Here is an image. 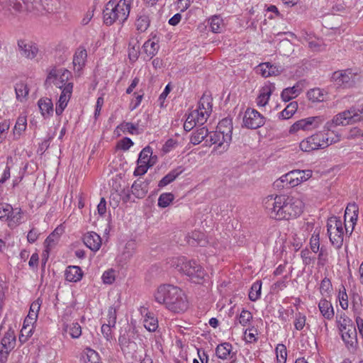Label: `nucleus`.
I'll list each match as a JSON object with an SVG mask.
<instances>
[{
    "mask_svg": "<svg viewBox=\"0 0 363 363\" xmlns=\"http://www.w3.org/2000/svg\"><path fill=\"white\" fill-rule=\"evenodd\" d=\"M264 207L272 218L289 220L302 213L303 203L300 199L291 195H271L265 199Z\"/></svg>",
    "mask_w": 363,
    "mask_h": 363,
    "instance_id": "f257e3e1",
    "label": "nucleus"
},
{
    "mask_svg": "<svg viewBox=\"0 0 363 363\" xmlns=\"http://www.w3.org/2000/svg\"><path fill=\"white\" fill-rule=\"evenodd\" d=\"M155 301L164 304L166 308L174 313L185 311L188 302L184 291L171 284L160 285L155 293Z\"/></svg>",
    "mask_w": 363,
    "mask_h": 363,
    "instance_id": "f03ea898",
    "label": "nucleus"
},
{
    "mask_svg": "<svg viewBox=\"0 0 363 363\" xmlns=\"http://www.w3.org/2000/svg\"><path fill=\"white\" fill-rule=\"evenodd\" d=\"M171 267L185 274L195 284H201L207 276L203 267L196 260L188 259L186 257H172L168 262Z\"/></svg>",
    "mask_w": 363,
    "mask_h": 363,
    "instance_id": "7ed1b4c3",
    "label": "nucleus"
},
{
    "mask_svg": "<svg viewBox=\"0 0 363 363\" xmlns=\"http://www.w3.org/2000/svg\"><path fill=\"white\" fill-rule=\"evenodd\" d=\"M332 128L330 130L324 125L323 131L318 132L303 140L299 147L303 152H311L318 149H324L329 145L340 140V135L335 133Z\"/></svg>",
    "mask_w": 363,
    "mask_h": 363,
    "instance_id": "20e7f679",
    "label": "nucleus"
},
{
    "mask_svg": "<svg viewBox=\"0 0 363 363\" xmlns=\"http://www.w3.org/2000/svg\"><path fill=\"white\" fill-rule=\"evenodd\" d=\"M130 11V0H110L103 11L104 22L107 26L117 21L122 24L128 19Z\"/></svg>",
    "mask_w": 363,
    "mask_h": 363,
    "instance_id": "39448f33",
    "label": "nucleus"
},
{
    "mask_svg": "<svg viewBox=\"0 0 363 363\" xmlns=\"http://www.w3.org/2000/svg\"><path fill=\"white\" fill-rule=\"evenodd\" d=\"M363 120V105L352 107L335 115L331 121L325 123V128L330 130L337 125H347Z\"/></svg>",
    "mask_w": 363,
    "mask_h": 363,
    "instance_id": "423d86ee",
    "label": "nucleus"
},
{
    "mask_svg": "<svg viewBox=\"0 0 363 363\" xmlns=\"http://www.w3.org/2000/svg\"><path fill=\"white\" fill-rule=\"evenodd\" d=\"M72 76V73L67 69L52 67L48 74L45 85L50 86L52 84L62 91L70 83L68 81Z\"/></svg>",
    "mask_w": 363,
    "mask_h": 363,
    "instance_id": "0eeeda50",
    "label": "nucleus"
},
{
    "mask_svg": "<svg viewBox=\"0 0 363 363\" xmlns=\"http://www.w3.org/2000/svg\"><path fill=\"white\" fill-rule=\"evenodd\" d=\"M325 118L323 116H312L303 119H301L294 123L289 129L290 133H295L300 130H311L318 128L323 122Z\"/></svg>",
    "mask_w": 363,
    "mask_h": 363,
    "instance_id": "6e6552de",
    "label": "nucleus"
},
{
    "mask_svg": "<svg viewBox=\"0 0 363 363\" xmlns=\"http://www.w3.org/2000/svg\"><path fill=\"white\" fill-rule=\"evenodd\" d=\"M210 145H216L214 151L219 150L220 153H223L228 150L232 140V137L227 136L220 131L210 132L209 135Z\"/></svg>",
    "mask_w": 363,
    "mask_h": 363,
    "instance_id": "1a4fd4ad",
    "label": "nucleus"
},
{
    "mask_svg": "<svg viewBox=\"0 0 363 363\" xmlns=\"http://www.w3.org/2000/svg\"><path fill=\"white\" fill-rule=\"evenodd\" d=\"M243 123L247 128L257 129L264 124V118L257 111L247 108L245 112Z\"/></svg>",
    "mask_w": 363,
    "mask_h": 363,
    "instance_id": "9d476101",
    "label": "nucleus"
},
{
    "mask_svg": "<svg viewBox=\"0 0 363 363\" xmlns=\"http://www.w3.org/2000/svg\"><path fill=\"white\" fill-rule=\"evenodd\" d=\"M18 49L21 56L29 59H34L38 52V48L35 43L27 40H18Z\"/></svg>",
    "mask_w": 363,
    "mask_h": 363,
    "instance_id": "9b49d317",
    "label": "nucleus"
},
{
    "mask_svg": "<svg viewBox=\"0 0 363 363\" xmlns=\"http://www.w3.org/2000/svg\"><path fill=\"white\" fill-rule=\"evenodd\" d=\"M257 71L264 77L272 76H278L285 71L284 66L279 64H272L271 62H264L259 64L257 67Z\"/></svg>",
    "mask_w": 363,
    "mask_h": 363,
    "instance_id": "f8f14e48",
    "label": "nucleus"
},
{
    "mask_svg": "<svg viewBox=\"0 0 363 363\" xmlns=\"http://www.w3.org/2000/svg\"><path fill=\"white\" fill-rule=\"evenodd\" d=\"M332 78L337 86L342 88L350 87L354 82V76L348 70L335 72Z\"/></svg>",
    "mask_w": 363,
    "mask_h": 363,
    "instance_id": "ddd939ff",
    "label": "nucleus"
},
{
    "mask_svg": "<svg viewBox=\"0 0 363 363\" xmlns=\"http://www.w3.org/2000/svg\"><path fill=\"white\" fill-rule=\"evenodd\" d=\"M118 344L125 355L133 356L138 348L136 342L130 339L126 332L123 334L121 333L118 337Z\"/></svg>",
    "mask_w": 363,
    "mask_h": 363,
    "instance_id": "4468645a",
    "label": "nucleus"
},
{
    "mask_svg": "<svg viewBox=\"0 0 363 363\" xmlns=\"http://www.w3.org/2000/svg\"><path fill=\"white\" fill-rule=\"evenodd\" d=\"M73 90V83L67 84L65 89L61 91V94L56 104L55 113L57 116H60L64 111L65 108L67 106V103L69 101Z\"/></svg>",
    "mask_w": 363,
    "mask_h": 363,
    "instance_id": "2eb2a0df",
    "label": "nucleus"
},
{
    "mask_svg": "<svg viewBox=\"0 0 363 363\" xmlns=\"http://www.w3.org/2000/svg\"><path fill=\"white\" fill-rule=\"evenodd\" d=\"M341 337L349 351L352 352L356 351L358 347V341L355 326L350 327L349 330H347V332L341 335Z\"/></svg>",
    "mask_w": 363,
    "mask_h": 363,
    "instance_id": "dca6fc26",
    "label": "nucleus"
},
{
    "mask_svg": "<svg viewBox=\"0 0 363 363\" xmlns=\"http://www.w3.org/2000/svg\"><path fill=\"white\" fill-rule=\"evenodd\" d=\"M186 242L189 245L205 247L208 240L205 233L200 230H194L186 235Z\"/></svg>",
    "mask_w": 363,
    "mask_h": 363,
    "instance_id": "f3484780",
    "label": "nucleus"
},
{
    "mask_svg": "<svg viewBox=\"0 0 363 363\" xmlns=\"http://www.w3.org/2000/svg\"><path fill=\"white\" fill-rule=\"evenodd\" d=\"M312 177V171L310 169L306 170H293L289 172V180L291 182V186L293 187L298 186L303 182L307 181Z\"/></svg>",
    "mask_w": 363,
    "mask_h": 363,
    "instance_id": "a211bd4d",
    "label": "nucleus"
},
{
    "mask_svg": "<svg viewBox=\"0 0 363 363\" xmlns=\"http://www.w3.org/2000/svg\"><path fill=\"white\" fill-rule=\"evenodd\" d=\"M86 50L84 47L78 48L73 56L72 63L74 66V70L75 72L79 73V76L80 75V72L83 69L86 65Z\"/></svg>",
    "mask_w": 363,
    "mask_h": 363,
    "instance_id": "6ab92c4d",
    "label": "nucleus"
},
{
    "mask_svg": "<svg viewBox=\"0 0 363 363\" xmlns=\"http://www.w3.org/2000/svg\"><path fill=\"white\" fill-rule=\"evenodd\" d=\"M359 208L354 203H349L346 207L344 216V227L349 224L351 227H354L357 224L358 218Z\"/></svg>",
    "mask_w": 363,
    "mask_h": 363,
    "instance_id": "aec40b11",
    "label": "nucleus"
},
{
    "mask_svg": "<svg viewBox=\"0 0 363 363\" xmlns=\"http://www.w3.org/2000/svg\"><path fill=\"white\" fill-rule=\"evenodd\" d=\"M19 211L14 215V211L13 207L9 203H0V219L9 221H13L16 223L21 218L18 215Z\"/></svg>",
    "mask_w": 363,
    "mask_h": 363,
    "instance_id": "412c9836",
    "label": "nucleus"
},
{
    "mask_svg": "<svg viewBox=\"0 0 363 363\" xmlns=\"http://www.w3.org/2000/svg\"><path fill=\"white\" fill-rule=\"evenodd\" d=\"M21 4L23 7V11H26L33 15L42 14L45 10L41 0H21Z\"/></svg>",
    "mask_w": 363,
    "mask_h": 363,
    "instance_id": "4be33fe9",
    "label": "nucleus"
},
{
    "mask_svg": "<svg viewBox=\"0 0 363 363\" xmlns=\"http://www.w3.org/2000/svg\"><path fill=\"white\" fill-rule=\"evenodd\" d=\"M330 240L337 249H340L343 244L344 228H327Z\"/></svg>",
    "mask_w": 363,
    "mask_h": 363,
    "instance_id": "5701e85b",
    "label": "nucleus"
},
{
    "mask_svg": "<svg viewBox=\"0 0 363 363\" xmlns=\"http://www.w3.org/2000/svg\"><path fill=\"white\" fill-rule=\"evenodd\" d=\"M84 245L92 251H97L101 245V237L94 232H89L83 237Z\"/></svg>",
    "mask_w": 363,
    "mask_h": 363,
    "instance_id": "b1692460",
    "label": "nucleus"
},
{
    "mask_svg": "<svg viewBox=\"0 0 363 363\" xmlns=\"http://www.w3.org/2000/svg\"><path fill=\"white\" fill-rule=\"evenodd\" d=\"M0 6L12 14L23 12V10L21 0H0Z\"/></svg>",
    "mask_w": 363,
    "mask_h": 363,
    "instance_id": "393cba45",
    "label": "nucleus"
},
{
    "mask_svg": "<svg viewBox=\"0 0 363 363\" xmlns=\"http://www.w3.org/2000/svg\"><path fill=\"white\" fill-rule=\"evenodd\" d=\"M274 89V86L272 84L265 85L261 89L259 94L257 98V104L258 106H265L267 104L269 97Z\"/></svg>",
    "mask_w": 363,
    "mask_h": 363,
    "instance_id": "a878e982",
    "label": "nucleus"
},
{
    "mask_svg": "<svg viewBox=\"0 0 363 363\" xmlns=\"http://www.w3.org/2000/svg\"><path fill=\"white\" fill-rule=\"evenodd\" d=\"M184 169L179 166L171 170L158 183V187L162 188L173 182L183 172Z\"/></svg>",
    "mask_w": 363,
    "mask_h": 363,
    "instance_id": "bb28decb",
    "label": "nucleus"
},
{
    "mask_svg": "<svg viewBox=\"0 0 363 363\" xmlns=\"http://www.w3.org/2000/svg\"><path fill=\"white\" fill-rule=\"evenodd\" d=\"M136 243L135 240L128 241L124 247L123 251L118 257L119 262L126 263L133 257L135 252Z\"/></svg>",
    "mask_w": 363,
    "mask_h": 363,
    "instance_id": "cd10ccee",
    "label": "nucleus"
},
{
    "mask_svg": "<svg viewBox=\"0 0 363 363\" xmlns=\"http://www.w3.org/2000/svg\"><path fill=\"white\" fill-rule=\"evenodd\" d=\"M150 24V15L147 11H142L135 21V26L138 31L143 33L147 30Z\"/></svg>",
    "mask_w": 363,
    "mask_h": 363,
    "instance_id": "c85d7f7f",
    "label": "nucleus"
},
{
    "mask_svg": "<svg viewBox=\"0 0 363 363\" xmlns=\"http://www.w3.org/2000/svg\"><path fill=\"white\" fill-rule=\"evenodd\" d=\"M82 271L79 267L69 266L65 273V279L70 282H77L82 278Z\"/></svg>",
    "mask_w": 363,
    "mask_h": 363,
    "instance_id": "c756f323",
    "label": "nucleus"
},
{
    "mask_svg": "<svg viewBox=\"0 0 363 363\" xmlns=\"http://www.w3.org/2000/svg\"><path fill=\"white\" fill-rule=\"evenodd\" d=\"M2 350L11 352L16 345V336L14 331L9 329L1 339Z\"/></svg>",
    "mask_w": 363,
    "mask_h": 363,
    "instance_id": "7c9ffc66",
    "label": "nucleus"
},
{
    "mask_svg": "<svg viewBox=\"0 0 363 363\" xmlns=\"http://www.w3.org/2000/svg\"><path fill=\"white\" fill-rule=\"evenodd\" d=\"M318 308L322 315L327 320L334 317V309L332 303L325 298L321 299L318 303Z\"/></svg>",
    "mask_w": 363,
    "mask_h": 363,
    "instance_id": "2f4dec72",
    "label": "nucleus"
},
{
    "mask_svg": "<svg viewBox=\"0 0 363 363\" xmlns=\"http://www.w3.org/2000/svg\"><path fill=\"white\" fill-rule=\"evenodd\" d=\"M159 48L160 45L158 44V40L155 41L152 39H149L146 40L143 45V52L150 59H152L157 55Z\"/></svg>",
    "mask_w": 363,
    "mask_h": 363,
    "instance_id": "473e14b6",
    "label": "nucleus"
},
{
    "mask_svg": "<svg viewBox=\"0 0 363 363\" xmlns=\"http://www.w3.org/2000/svg\"><path fill=\"white\" fill-rule=\"evenodd\" d=\"M41 114L44 118H48L52 115L53 104L52 100L48 98L40 99L38 102Z\"/></svg>",
    "mask_w": 363,
    "mask_h": 363,
    "instance_id": "72a5a7b5",
    "label": "nucleus"
},
{
    "mask_svg": "<svg viewBox=\"0 0 363 363\" xmlns=\"http://www.w3.org/2000/svg\"><path fill=\"white\" fill-rule=\"evenodd\" d=\"M301 89H299V85H296L284 89L281 94V97L284 101H289L294 98H296L301 94Z\"/></svg>",
    "mask_w": 363,
    "mask_h": 363,
    "instance_id": "f704fd0d",
    "label": "nucleus"
},
{
    "mask_svg": "<svg viewBox=\"0 0 363 363\" xmlns=\"http://www.w3.org/2000/svg\"><path fill=\"white\" fill-rule=\"evenodd\" d=\"M147 185L145 184L144 182L140 180L135 181L132 186L131 191L135 197L142 199L145 196L147 193Z\"/></svg>",
    "mask_w": 363,
    "mask_h": 363,
    "instance_id": "c9c22d12",
    "label": "nucleus"
},
{
    "mask_svg": "<svg viewBox=\"0 0 363 363\" xmlns=\"http://www.w3.org/2000/svg\"><path fill=\"white\" fill-rule=\"evenodd\" d=\"M64 228H55L53 232L49 235L45 241V248H52L59 241L60 235L63 233Z\"/></svg>",
    "mask_w": 363,
    "mask_h": 363,
    "instance_id": "e433bc0d",
    "label": "nucleus"
},
{
    "mask_svg": "<svg viewBox=\"0 0 363 363\" xmlns=\"http://www.w3.org/2000/svg\"><path fill=\"white\" fill-rule=\"evenodd\" d=\"M233 346L229 342H224L217 346L216 349V356L222 359H227L230 357Z\"/></svg>",
    "mask_w": 363,
    "mask_h": 363,
    "instance_id": "4c0bfd02",
    "label": "nucleus"
},
{
    "mask_svg": "<svg viewBox=\"0 0 363 363\" xmlns=\"http://www.w3.org/2000/svg\"><path fill=\"white\" fill-rule=\"evenodd\" d=\"M27 127V118L25 116H20L15 124L13 133L15 139H18Z\"/></svg>",
    "mask_w": 363,
    "mask_h": 363,
    "instance_id": "58836bf2",
    "label": "nucleus"
},
{
    "mask_svg": "<svg viewBox=\"0 0 363 363\" xmlns=\"http://www.w3.org/2000/svg\"><path fill=\"white\" fill-rule=\"evenodd\" d=\"M209 135L208 129L205 127L198 128L192 133L190 141L193 145H199Z\"/></svg>",
    "mask_w": 363,
    "mask_h": 363,
    "instance_id": "ea45409f",
    "label": "nucleus"
},
{
    "mask_svg": "<svg viewBox=\"0 0 363 363\" xmlns=\"http://www.w3.org/2000/svg\"><path fill=\"white\" fill-rule=\"evenodd\" d=\"M211 30L215 33H221L224 28L223 19L217 15L213 16L208 19Z\"/></svg>",
    "mask_w": 363,
    "mask_h": 363,
    "instance_id": "a19ab883",
    "label": "nucleus"
},
{
    "mask_svg": "<svg viewBox=\"0 0 363 363\" xmlns=\"http://www.w3.org/2000/svg\"><path fill=\"white\" fill-rule=\"evenodd\" d=\"M218 131H220V133L223 132L227 136L232 137L233 132V122L232 119L228 118H225L222 119L218 124L217 130Z\"/></svg>",
    "mask_w": 363,
    "mask_h": 363,
    "instance_id": "79ce46f5",
    "label": "nucleus"
},
{
    "mask_svg": "<svg viewBox=\"0 0 363 363\" xmlns=\"http://www.w3.org/2000/svg\"><path fill=\"white\" fill-rule=\"evenodd\" d=\"M144 327L150 332H155L158 328V320L152 313H147L143 320Z\"/></svg>",
    "mask_w": 363,
    "mask_h": 363,
    "instance_id": "37998d69",
    "label": "nucleus"
},
{
    "mask_svg": "<svg viewBox=\"0 0 363 363\" xmlns=\"http://www.w3.org/2000/svg\"><path fill=\"white\" fill-rule=\"evenodd\" d=\"M140 55L139 41L136 39H132L129 43L128 57L130 61L135 62Z\"/></svg>",
    "mask_w": 363,
    "mask_h": 363,
    "instance_id": "c03bdc74",
    "label": "nucleus"
},
{
    "mask_svg": "<svg viewBox=\"0 0 363 363\" xmlns=\"http://www.w3.org/2000/svg\"><path fill=\"white\" fill-rule=\"evenodd\" d=\"M15 92L16 95V99L21 101L23 99H26L29 92V89L26 84L24 82H20L16 83L15 85Z\"/></svg>",
    "mask_w": 363,
    "mask_h": 363,
    "instance_id": "a18cd8bd",
    "label": "nucleus"
},
{
    "mask_svg": "<svg viewBox=\"0 0 363 363\" xmlns=\"http://www.w3.org/2000/svg\"><path fill=\"white\" fill-rule=\"evenodd\" d=\"M64 330L69 333L72 338H78L82 335V328L78 323H72L70 325H66Z\"/></svg>",
    "mask_w": 363,
    "mask_h": 363,
    "instance_id": "49530a36",
    "label": "nucleus"
},
{
    "mask_svg": "<svg viewBox=\"0 0 363 363\" xmlns=\"http://www.w3.org/2000/svg\"><path fill=\"white\" fill-rule=\"evenodd\" d=\"M209 116L206 111H201L196 109L190 113V119L195 118L198 125H203Z\"/></svg>",
    "mask_w": 363,
    "mask_h": 363,
    "instance_id": "de8ad7c7",
    "label": "nucleus"
},
{
    "mask_svg": "<svg viewBox=\"0 0 363 363\" xmlns=\"http://www.w3.org/2000/svg\"><path fill=\"white\" fill-rule=\"evenodd\" d=\"M287 176H289V172L281 176L279 179H277L273 184L274 188L278 190L292 188L293 186H291L289 177L287 178Z\"/></svg>",
    "mask_w": 363,
    "mask_h": 363,
    "instance_id": "09e8293b",
    "label": "nucleus"
},
{
    "mask_svg": "<svg viewBox=\"0 0 363 363\" xmlns=\"http://www.w3.org/2000/svg\"><path fill=\"white\" fill-rule=\"evenodd\" d=\"M262 282L261 281H255L251 286L249 292V298L252 301L258 300L261 295Z\"/></svg>",
    "mask_w": 363,
    "mask_h": 363,
    "instance_id": "8fccbe9b",
    "label": "nucleus"
},
{
    "mask_svg": "<svg viewBox=\"0 0 363 363\" xmlns=\"http://www.w3.org/2000/svg\"><path fill=\"white\" fill-rule=\"evenodd\" d=\"M297 108H298V103L296 101L291 102L280 113V117L283 119H288V118H291L295 113Z\"/></svg>",
    "mask_w": 363,
    "mask_h": 363,
    "instance_id": "3c124183",
    "label": "nucleus"
},
{
    "mask_svg": "<svg viewBox=\"0 0 363 363\" xmlns=\"http://www.w3.org/2000/svg\"><path fill=\"white\" fill-rule=\"evenodd\" d=\"M277 363H286L287 357L286 347L283 344H278L276 347Z\"/></svg>",
    "mask_w": 363,
    "mask_h": 363,
    "instance_id": "603ef678",
    "label": "nucleus"
},
{
    "mask_svg": "<svg viewBox=\"0 0 363 363\" xmlns=\"http://www.w3.org/2000/svg\"><path fill=\"white\" fill-rule=\"evenodd\" d=\"M152 155V150L150 146L144 147L139 154L138 164H148L150 157Z\"/></svg>",
    "mask_w": 363,
    "mask_h": 363,
    "instance_id": "864d4df0",
    "label": "nucleus"
},
{
    "mask_svg": "<svg viewBox=\"0 0 363 363\" xmlns=\"http://www.w3.org/2000/svg\"><path fill=\"white\" fill-rule=\"evenodd\" d=\"M308 99L313 102L323 101L324 100V94L322 91L318 89H312L307 93Z\"/></svg>",
    "mask_w": 363,
    "mask_h": 363,
    "instance_id": "5fc2aeb1",
    "label": "nucleus"
},
{
    "mask_svg": "<svg viewBox=\"0 0 363 363\" xmlns=\"http://www.w3.org/2000/svg\"><path fill=\"white\" fill-rule=\"evenodd\" d=\"M174 196L172 193H163L158 199V206L162 208L167 207L174 200Z\"/></svg>",
    "mask_w": 363,
    "mask_h": 363,
    "instance_id": "6e6d98bb",
    "label": "nucleus"
},
{
    "mask_svg": "<svg viewBox=\"0 0 363 363\" xmlns=\"http://www.w3.org/2000/svg\"><path fill=\"white\" fill-rule=\"evenodd\" d=\"M42 301L40 298H38L36 301H33L30 307V310L28 312V315L31 317L30 320H37L38 312L40 308Z\"/></svg>",
    "mask_w": 363,
    "mask_h": 363,
    "instance_id": "4d7b16f0",
    "label": "nucleus"
},
{
    "mask_svg": "<svg viewBox=\"0 0 363 363\" xmlns=\"http://www.w3.org/2000/svg\"><path fill=\"white\" fill-rule=\"evenodd\" d=\"M86 363H101L100 357L98 353L90 348H86L85 351Z\"/></svg>",
    "mask_w": 363,
    "mask_h": 363,
    "instance_id": "13d9d810",
    "label": "nucleus"
},
{
    "mask_svg": "<svg viewBox=\"0 0 363 363\" xmlns=\"http://www.w3.org/2000/svg\"><path fill=\"white\" fill-rule=\"evenodd\" d=\"M342 290H340L337 298L340 301V305L343 310H346L348 308V296L346 292V289L344 286H342Z\"/></svg>",
    "mask_w": 363,
    "mask_h": 363,
    "instance_id": "bf43d9fd",
    "label": "nucleus"
},
{
    "mask_svg": "<svg viewBox=\"0 0 363 363\" xmlns=\"http://www.w3.org/2000/svg\"><path fill=\"white\" fill-rule=\"evenodd\" d=\"M118 128H121L123 133L128 132L130 134H139L138 125H135L130 122L123 123Z\"/></svg>",
    "mask_w": 363,
    "mask_h": 363,
    "instance_id": "052dcab7",
    "label": "nucleus"
},
{
    "mask_svg": "<svg viewBox=\"0 0 363 363\" xmlns=\"http://www.w3.org/2000/svg\"><path fill=\"white\" fill-rule=\"evenodd\" d=\"M333 290L332 283L330 279L325 277L320 282V291L322 295L330 294Z\"/></svg>",
    "mask_w": 363,
    "mask_h": 363,
    "instance_id": "680f3d73",
    "label": "nucleus"
},
{
    "mask_svg": "<svg viewBox=\"0 0 363 363\" xmlns=\"http://www.w3.org/2000/svg\"><path fill=\"white\" fill-rule=\"evenodd\" d=\"M318 265L323 267L328 262V252L325 247L322 246L318 252Z\"/></svg>",
    "mask_w": 363,
    "mask_h": 363,
    "instance_id": "e2e57ef3",
    "label": "nucleus"
},
{
    "mask_svg": "<svg viewBox=\"0 0 363 363\" xmlns=\"http://www.w3.org/2000/svg\"><path fill=\"white\" fill-rule=\"evenodd\" d=\"M311 251L307 248L302 250L301 252V257L303 260V264L305 266L313 264L315 262V258L314 257H311Z\"/></svg>",
    "mask_w": 363,
    "mask_h": 363,
    "instance_id": "0e129e2a",
    "label": "nucleus"
},
{
    "mask_svg": "<svg viewBox=\"0 0 363 363\" xmlns=\"http://www.w3.org/2000/svg\"><path fill=\"white\" fill-rule=\"evenodd\" d=\"M196 110L201 111H206L207 113L211 114L212 111V106L211 104L209 99L201 97L199 102V106Z\"/></svg>",
    "mask_w": 363,
    "mask_h": 363,
    "instance_id": "69168bd1",
    "label": "nucleus"
},
{
    "mask_svg": "<svg viewBox=\"0 0 363 363\" xmlns=\"http://www.w3.org/2000/svg\"><path fill=\"white\" fill-rule=\"evenodd\" d=\"M306 315L298 312L295 315L294 327L297 330H301L306 325Z\"/></svg>",
    "mask_w": 363,
    "mask_h": 363,
    "instance_id": "338daca9",
    "label": "nucleus"
},
{
    "mask_svg": "<svg viewBox=\"0 0 363 363\" xmlns=\"http://www.w3.org/2000/svg\"><path fill=\"white\" fill-rule=\"evenodd\" d=\"M252 319V313L245 309H243L240 315L239 316V323L245 326L247 323H250V321Z\"/></svg>",
    "mask_w": 363,
    "mask_h": 363,
    "instance_id": "774afa93",
    "label": "nucleus"
}]
</instances>
